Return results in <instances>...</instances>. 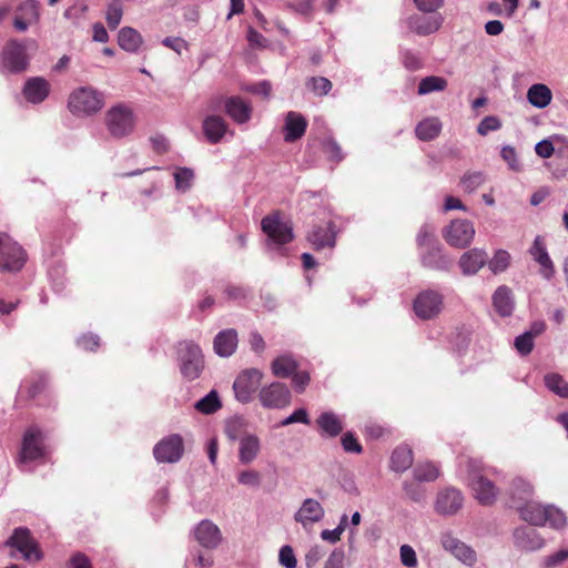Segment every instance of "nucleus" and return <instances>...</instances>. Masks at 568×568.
<instances>
[{
	"mask_svg": "<svg viewBox=\"0 0 568 568\" xmlns=\"http://www.w3.org/2000/svg\"><path fill=\"white\" fill-rule=\"evenodd\" d=\"M221 407L222 403L217 392L214 389L194 404V408L205 415L214 414Z\"/></svg>",
	"mask_w": 568,
	"mask_h": 568,
	"instance_id": "obj_39",
	"label": "nucleus"
},
{
	"mask_svg": "<svg viewBox=\"0 0 568 568\" xmlns=\"http://www.w3.org/2000/svg\"><path fill=\"white\" fill-rule=\"evenodd\" d=\"M498 474L496 468L486 466L480 460L471 459L468 462L469 486L479 504L489 506L496 501L499 489L490 477Z\"/></svg>",
	"mask_w": 568,
	"mask_h": 568,
	"instance_id": "obj_2",
	"label": "nucleus"
},
{
	"mask_svg": "<svg viewBox=\"0 0 568 568\" xmlns=\"http://www.w3.org/2000/svg\"><path fill=\"white\" fill-rule=\"evenodd\" d=\"M324 516L325 510L323 506L314 498H306L295 513L294 519L306 529L321 521Z\"/></svg>",
	"mask_w": 568,
	"mask_h": 568,
	"instance_id": "obj_18",
	"label": "nucleus"
},
{
	"mask_svg": "<svg viewBox=\"0 0 568 568\" xmlns=\"http://www.w3.org/2000/svg\"><path fill=\"white\" fill-rule=\"evenodd\" d=\"M442 131V122L438 118H426L420 121L415 129L416 136L422 141H432L436 139Z\"/></svg>",
	"mask_w": 568,
	"mask_h": 568,
	"instance_id": "obj_36",
	"label": "nucleus"
},
{
	"mask_svg": "<svg viewBox=\"0 0 568 568\" xmlns=\"http://www.w3.org/2000/svg\"><path fill=\"white\" fill-rule=\"evenodd\" d=\"M104 105V95L92 87L75 89L69 97L68 108L77 116H90Z\"/></svg>",
	"mask_w": 568,
	"mask_h": 568,
	"instance_id": "obj_4",
	"label": "nucleus"
},
{
	"mask_svg": "<svg viewBox=\"0 0 568 568\" xmlns=\"http://www.w3.org/2000/svg\"><path fill=\"white\" fill-rule=\"evenodd\" d=\"M463 495L455 488H446L438 493L435 509L443 515H453L463 506Z\"/></svg>",
	"mask_w": 568,
	"mask_h": 568,
	"instance_id": "obj_22",
	"label": "nucleus"
},
{
	"mask_svg": "<svg viewBox=\"0 0 568 568\" xmlns=\"http://www.w3.org/2000/svg\"><path fill=\"white\" fill-rule=\"evenodd\" d=\"M88 10V6L84 0H78L72 6L65 9L63 16L65 19H77Z\"/></svg>",
	"mask_w": 568,
	"mask_h": 568,
	"instance_id": "obj_62",
	"label": "nucleus"
},
{
	"mask_svg": "<svg viewBox=\"0 0 568 568\" xmlns=\"http://www.w3.org/2000/svg\"><path fill=\"white\" fill-rule=\"evenodd\" d=\"M224 293L226 294L229 300L243 301L247 297L248 290L240 285L229 284L225 287Z\"/></svg>",
	"mask_w": 568,
	"mask_h": 568,
	"instance_id": "obj_59",
	"label": "nucleus"
},
{
	"mask_svg": "<svg viewBox=\"0 0 568 568\" xmlns=\"http://www.w3.org/2000/svg\"><path fill=\"white\" fill-rule=\"evenodd\" d=\"M399 558L400 562L408 568H415L418 564L416 552L414 548L409 545L400 546Z\"/></svg>",
	"mask_w": 568,
	"mask_h": 568,
	"instance_id": "obj_55",
	"label": "nucleus"
},
{
	"mask_svg": "<svg viewBox=\"0 0 568 568\" xmlns=\"http://www.w3.org/2000/svg\"><path fill=\"white\" fill-rule=\"evenodd\" d=\"M443 23L440 14H413L407 19V27L418 36H428L436 32Z\"/></svg>",
	"mask_w": 568,
	"mask_h": 568,
	"instance_id": "obj_21",
	"label": "nucleus"
},
{
	"mask_svg": "<svg viewBox=\"0 0 568 568\" xmlns=\"http://www.w3.org/2000/svg\"><path fill=\"white\" fill-rule=\"evenodd\" d=\"M226 113L237 123H245L251 119L252 106L239 97L229 98L225 102Z\"/></svg>",
	"mask_w": 568,
	"mask_h": 568,
	"instance_id": "obj_30",
	"label": "nucleus"
},
{
	"mask_svg": "<svg viewBox=\"0 0 568 568\" xmlns=\"http://www.w3.org/2000/svg\"><path fill=\"white\" fill-rule=\"evenodd\" d=\"M501 128L500 120L495 115L485 116L477 126V133L487 135L489 132L497 131Z\"/></svg>",
	"mask_w": 568,
	"mask_h": 568,
	"instance_id": "obj_52",
	"label": "nucleus"
},
{
	"mask_svg": "<svg viewBox=\"0 0 568 568\" xmlns=\"http://www.w3.org/2000/svg\"><path fill=\"white\" fill-rule=\"evenodd\" d=\"M261 474L254 469L243 470L237 475L239 484L256 488L261 485Z\"/></svg>",
	"mask_w": 568,
	"mask_h": 568,
	"instance_id": "obj_51",
	"label": "nucleus"
},
{
	"mask_svg": "<svg viewBox=\"0 0 568 568\" xmlns=\"http://www.w3.org/2000/svg\"><path fill=\"white\" fill-rule=\"evenodd\" d=\"M568 559V550L561 549L556 551L552 555H549L545 558V566L547 568H554L556 566L561 565L565 560Z\"/></svg>",
	"mask_w": 568,
	"mask_h": 568,
	"instance_id": "obj_64",
	"label": "nucleus"
},
{
	"mask_svg": "<svg viewBox=\"0 0 568 568\" xmlns=\"http://www.w3.org/2000/svg\"><path fill=\"white\" fill-rule=\"evenodd\" d=\"M534 341L532 334L525 332L515 338L514 345L520 355L526 356L531 353Z\"/></svg>",
	"mask_w": 568,
	"mask_h": 568,
	"instance_id": "obj_50",
	"label": "nucleus"
},
{
	"mask_svg": "<svg viewBox=\"0 0 568 568\" xmlns=\"http://www.w3.org/2000/svg\"><path fill=\"white\" fill-rule=\"evenodd\" d=\"M196 541L204 548L214 549L222 541L220 528L211 520H202L194 529Z\"/></svg>",
	"mask_w": 568,
	"mask_h": 568,
	"instance_id": "obj_20",
	"label": "nucleus"
},
{
	"mask_svg": "<svg viewBox=\"0 0 568 568\" xmlns=\"http://www.w3.org/2000/svg\"><path fill=\"white\" fill-rule=\"evenodd\" d=\"M317 426L329 437H336L343 430L342 419L333 412H324L316 419Z\"/></svg>",
	"mask_w": 568,
	"mask_h": 568,
	"instance_id": "obj_35",
	"label": "nucleus"
},
{
	"mask_svg": "<svg viewBox=\"0 0 568 568\" xmlns=\"http://www.w3.org/2000/svg\"><path fill=\"white\" fill-rule=\"evenodd\" d=\"M547 388L561 398L568 397V383L557 373H550L545 376Z\"/></svg>",
	"mask_w": 568,
	"mask_h": 568,
	"instance_id": "obj_41",
	"label": "nucleus"
},
{
	"mask_svg": "<svg viewBox=\"0 0 568 568\" xmlns=\"http://www.w3.org/2000/svg\"><path fill=\"white\" fill-rule=\"evenodd\" d=\"M50 83L42 77H33L26 81L22 93L30 103L38 104L47 99Z\"/></svg>",
	"mask_w": 568,
	"mask_h": 568,
	"instance_id": "obj_23",
	"label": "nucleus"
},
{
	"mask_svg": "<svg viewBox=\"0 0 568 568\" xmlns=\"http://www.w3.org/2000/svg\"><path fill=\"white\" fill-rule=\"evenodd\" d=\"M511 256L506 250H497L491 257V260L487 261L489 270L494 274H499L505 272L510 265Z\"/></svg>",
	"mask_w": 568,
	"mask_h": 568,
	"instance_id": "obj_42",
	"label": "nucleus"
},
{
	"mask_svg": "<svg viewBox=\"0 0 568 568\" xmlns=\"http://www.w3.org/2000/svg\"><path fill=\"white\" fill-rule=\"evenodd\" d=\"M500 156L507 163L509 170L514 172H520L523 170V165L517 158L515 148L510 145L503 146Z\"/></svg>",
	"mask_w": 568,
	"mask_h": 568,
	"instance_id": "obj_49",
	"label": "nucleus"
},
{
	"mask_svg": "<svg viewBox=\"0 0 568 568\" xmlns=\"http://www.w3.org/2000/svg\"><path fill=\"white\" fill-rule=\"evenodd\" d=\"M402 62L407 70L416 71L423 65L420 58L417 53L410 50H403L400 53Z\"/></svg>",
	"mask_w": 568,
	"mask_h": 568,
	"instance_id": "obj_56",
	"label": "nucleus"
},
{
	"mask_svg": "<svg viewBox=\"0 0 568 568\" xmlns=\"http://www.w3.org/2000/svg\"><path fill=\"white\" fill-rule=\"evenodd\" d=\"M176 355L182 376L189 381L196 379L204 368V357L200 346L192 341L179 342Z\"/></svg>",
	"mask_w": 568,
	"mask_h": 568,
	"instance_id": "obj_5",
	"label": "nucleus"
},
{
	"mask_svg": "<svg viewBox=\"0 0 568 568\" xmlns=\"http://www.w3.org/2000/svg\"><path fill=\"white\" fill-rule=\"evenodd\" d=\"M447 88V80L442 77L429 75L423 78L418 84V94L425 95Z\"/></svg>",
	"mask_w": 568,
	"mask_h": 568,
	"instance_id": "obj_40",
	"label": "nucleus"
},
{
	"mask_svg": "<svg viewBox=\"0 0 568 568\" xmlns=\"http://www.w3.org/2000/svg\"><path fill=\"white\" fill-rule=\"evenodd\" d=\"M184 452L183 439L173 434L161 439L153 448V455L159 463H176Z\"/></svg>",
	"mask_w": 568,
	"mask_h": 568,
	"instance_id": "obj_14",
	"label": "nucleus"
},
{
	"mask_svg": "<svg viewBox=\"0 0 568 568\" xmlns=\"http://www.w3.org/2000/svg\"><path fill=\"white\" fill-rule=\"evenodd\" d=\"M237 346V333L233 328L221 331L213 341L215 353L221 357L231 356Z\"/></svg>",
	"mask_w": 568,
	"mask_h": 568,
	"instance_id": "obj_26",
	"label": "nucleus"
},
{
	"mask_svg": "<svg viewBox=\"0 0 568 568\" xmlns=\"http://www.w3.org/2000/svg\"><path fill=\"white\" fill-rule=\"evenodd\" d=\"M278 562L284 568H296L297 560L291 546L285 545L280 549Z\"/></svg>",
	"mask_w": 568,
	"mask_h": 568,
	"instance_id": "obj_53",
	"label": "nucleus"
},
{
	"mask_svg": "<svg viewBox=\"0 0 568 568\" xmlns=\"http://www.w3.org/2000/svg\"><path fill=\"white\" fill-rule=\"evenodd\" d=\"M493 305L500 316H510L515 307L511 290L506 285L499 286L493 295Z\"/></svg>",
	"mask_w": 568,
	"mask_h": 568,
	"instance_id": "obj_28",
	"label": "nucleus"
},
{
	"mask_svg": "<svg viewBox=\"0 0 568 568\" xmlns=\"http://www.w3.org/2000/svg\"><path fill=\"white\" fill-rule=\"evenodd\" d=\"M531 258L539 265V274L546 280L550 281L556 274L554 262L551 261L547 251V245L542 236L537 235L528 250Z\"/></svg>",
	"mask_w": 568,
	"mask_h": 568,
	"instance_id": "obj_17",
	"label": "nucleus"
},
{
	"mask_svg": "<svg viewBox=\"0 0 568 568\" xmlns=\"http://www.w3.org/2000/svg\"><path fill=\"white\" fill-rule=\"evenodd\" d=\"M4 546L11 549L10 556L12 558L17 557L16 551L21 555V558L28 561H38L42 557L37 541L31 536L30 530L24 527L16 528L4 542Z\"/></svg>",
	"mask_w": 568,
	"mask_h": 568,
	"instance_id": "obj_7",
	"label": "nucleus"
},
{
	"mask_svg": "<svg viewBox=\"0 0 568 568\" xmlns=\"http://www.w3.org/2000/svg\"><path fill=\"white\" fill-rule=\"evenodd\" d=\"M26 263V252L8 234L0 232V271L16 272Z\"/></svg>",
	"mask_w": 568,
	"mask_h": 568,
	"instance_id": "obj_8",
	"label": "nucleus"
},
{
	"mask_svg": "<svg viewBox=\"0 0 568 568\" xmlns=\"http://www.w3.org/2000/svg\"><path fill=\"white\" fill-rule=\"evenodd\" d=\"M443 306V297L435 291H424L414 301V312L420 320H430L437 316Z\"/></svg>",
	"mask_w": 568,
	"mask_h": 568,
	"instance_id": "obj_16",
	"label": "nucleus"
},
{
	"mask_svg": "<svg viewBox=\"0 0 568 568\" xmlns=\"http://www.w3.org/2000/svg\"><path fill=\"white\" fill-rule=\"evenodd\" d=\"M36 47V41L32 39L26 40H9L3 47L1 54L2 68L10 73H21L27 70L29 65V57L27 50Z\"/></svg>",
	"mask_w": 568,
	"mask_h": 568,
	"instance_id": "obj_6",
	"label": "nucleus"
},
{
	"mask_svg": "<svg viewBox=\"0 0 568 568\" xmlns=\"http://www.w3.org/2000/svg\"><path fill=\"white\" fill-rule=\"evenodd\" d=\"M413 464V452L407 446L397 447L390 457V467L397 473H403Z\"/></svg>",
	"mask_w": 568,
	"mask_h": 568,
	"instance_id": "obj_38",
	"label": "nucleus"
},
{
	"mask_svg": "<svg viewBox=\"0 0 568 568\" xmlns=\"http://www.w3.org/2000/svg\"><path fill=\"white\" fill-rule=\"evenodd\" d=\"M424 266L434 270H446L449 266V260L442 253L439 244L424 248L420 254Z\"/></svg>",
	"mask_w": 568,
	"mask_h": 568,
	"instance_id": "obj_31",
	"label": "nucleus"
},
{
	"mask_svg": "<svg viewBox=\"0 0 568 568\" xmlns=\"http://www.w3.org/2000/svg\"><path fill=\"white\" fill-rule=\"evenodd\" d=\"M443 548L452 554L458 561L466 566H474L477 561L476 551L450 532H444L440 536Z\"/></svg>",
	"mask_w": 568,
	"mask_h": 568,
	"instance_id": "obj_15",
	"label": "nucleus"
},
{
	"mask_svg": "<svg viewBox=\"0 0 568 568\" xmlns=\"http://www.w3.org/2000/svg\"><path fill=\"white\" fill-rule=\"evenodd\" d=\"M416 8L425 13H434L443 7L444 0H413Z\"/></svg>",
	"mask_w": 568,
	"mask_h": 568,
	"instance_id": "obj_61",
	"label": "nucleus"
},
{
	"mask_svg": "<svg viewBox=\"0 0 568 568\" xmlns=\"http://www.w3.org/2000/svg\"><path fill=\"white\" fill-rule=\"evenodd\" d=\"M263 373L257 368L243 371L234 381L233 389L235 397L241 403H248L253 398V394L258 389Z\"/></svg>",
	"mask_w": 568,
	"mask_h": 568,
	"instance_id": "obj_12",
	"label": "nucleus"
},
{
	"mask_svg": "<svg viewBox=\"0 0 568 568\" xmlns=\"http://www.w3.org/2000/svg\"><path fill=\"white\" fill-rule=\"evenodd\" d=\"M474 224L468 220H454L443 230V237L454 247L464 248L470 245L475 236Z\"/></svg>",
	"mask_w": 568,
	"mask_h": 568,
	"instance_id": "obj_9",
	"label": "nucleus"
},
{
	"mask_svg": "<svg viewBox=\"0 0 568 568\" xmlns=\"http://www.w3.org/2000/svg\"><path fill=\"white\" fill-rule=\"evenodd\" d=\"M173 176L176 190L179 192H186L192 185L194 173L191 169L180 168L175 170Z\"/></svg>",
	"mask_w": 568,
	"mask_h": 568,
	"instance_id": "obj_46",
	"label": "nucleus"
},
{
	"mask_svg": "<svg viewBox=\"0 0 568 568\" xmlns=\"http://www.w3.org/2000/svg\"><path fill=\"white\" fill-rule=\"evenodd\" d=\"M104 124L112 138L123 139L133 133L135 114L129 105L118 103L105 112Z\"/></svg>",
	"mask_w": 568,
	"mask_h": 568,
	"instance_id": "obj_3",
	"label": "nucleus"
},
{
	"mask_svg": "<svg viewBox=\"0 0 568 568\" xmlns=\"http://www.w3.org/2000/svg\"><path fill=\"white\" fill-rule=\"evenodd\" d=\"M261 440L257 435L248 433L239 440V460L243 465L253 463L261 453Z\"/></svg>",
	"mask_w": 568,
	"mask_h": 568,
	"instance_id": "obj_24",
	"label": "nucleus"
},
{
	"mask_svg": "<svg viewBox=\"0 0 568 568\" xmlns=\"http://www.w3.org/2000/svg\"><path fill=\"white\" fill-rule=\"evenodd\" d=\"M262 230L273 245L286 244L294 237L291 223L283 221L278 214L265 216L262 220Z\"/></svg>",
	"mask_w": 568,
	"mask_h": 568,
	"instance_id": "obj_13",
	"label": "nucleus"
},
{
	"mask_svg": "<svg viewBox=\"0 0 568 568\" xmlns=\"http://www.w3.org/2000/svg\"><path fill=\"white\" fill-rule=\"evenodd\" d=\"M528 102L537 108L545 109L552 100L551 90L544 83L532 84L527 91Z\"/></svg>",
	"mask_w": 568,
	"mask_h": 568,
	"instance_id": "obj_33",
	"label": "nucleus"
},
{
	"mask_svg": "<svg viewBox=\"0 0 568 568\" xmlns=\"http://www.w3.org/2000/svg\"><path fill=\"white\" fill-rule=\"evenodd\" d=\"M307 122L305 118L296 112H288L285 119V135L286 142H293L302 138L305 133Z\"/></svg>",
	"mask_w": 568,
	"mask_h": 568,
	"instance_id": "obj_29",
	"label": "nucleus"
},
{
	"mask_svg": "<svg viewBox=\"0 0 568 568\" xmlns=\"http://www.w3.org/2000/svg\"><path fill=\"white\" fill-rule=\"evenodd\" d=\"M485 182V176L481 172L467 173L462 179V187L465 192L473 193Z\"/></svg>",
	"mask_w": 568,
	"mask_h": 568,
	"instance_id": "obj_47",
	"label": "nucleus"
},
{
	"mask_svg": "<svg viewBox=\"0 0 568 568\" xmlns=\"http://www.w3.org/2000/svg\"><path fill=\"white\" fill-rule=\"evenodd\" d=\"M439 476V469L432 463L417 464L414 468V478L417 481H434Z\"/></svg>",
	"mask_w": 568,
	"mask_h": 568,
	"instance_id": "obj_43",
	"label": "nucleus"
},
{
	"mask_svg": "<svg viewBox=\"0 0 568 568\" xmlns=\"http://www.w3.org/2000/svg\"><path fill=\"white\" fill-rule=\"evenodd\" d=\"M123 9L121 0H112L106 9L105 19L110 29L118 28L122 20Z\"/></svg>",
	"mask_w": 568,
	"mask_h": 568,
	"instance_id": "obj_44",
	"label": "nucleus"
},
{
	"mask_svg": "<svg viewBox=\"0 0 568 568\" xmlns=\"http://www.w3.org/2000/svg\"><path fill=\"white\" fill-rule=\"evenodd\" d=\"M308 241L315 250L335 246L334 224L328 222L325 226H316L308 234Z\"/></svg>",
	"mask_w": 568,
	"mask_h": 568,
	"instance_id": "obj_27",
	"label": "nucleus"
},
{
	"mask_svg": "<svg viewBox=\"0 0 568 568\" xmlns=\"http://www.w3.org/2000/svg\"><path fill=\"white\" fill-rule=\"evenodd\" d=\"M324 152L331 161L339 162L344 158L341 146L333 139H328L324 142Z\"/></svg>",
	"mask_w": 568,
	"mask_h": 568,
	"instance_id": "obj_58",
	"label": "nucleus"
},
{
	"mask_svg": "<svg viewBox=\"0 0 568 568\" xmlns=\"http://www.w3.org/2000/svg\"><path fill=\"white\" fill-rule=\"evenodd\" d=\"M314 0H290L288 7L301 14H310L313 10Z\"/></svg>",
	"mask_w": 568,
	"mask_h": 568,
	"instance_id": "obj_63",
	"label": "nucleus"
},
{
	"mask_svg": "<svg viewBox=\"0 0 568 568\" xmlns=\"http://www.w3.org/2000/svg\"><path fill=\"white\" fill-rule=\"evenodd\" d=\"M119 45L128 52H138L143 43L142 36L139 31L131 27H124L119 31L118 36Z\"/></svg>",
	"mask_w": 568,
	"mask_h": 568,
	"instance_id": "obj_34",
	"label": "nucleus"
},
{
	"mask_svg": "<svg viewBox=\"0 0 568 568\" xmlns=\"http://www.w3.org/2000/svg\"><path fill=\"white\" fill-rule=\"evenodd\" d=\"M311 90L317 95H325L332 89V82L324 77L312 78L308 81Z\"/></svg>",
	"mask_w": 568,
	"mask_h": 568,
	"instance_id": "obj_54",
	"label": "nucleus"
},
{
	"mask_svg": "<svg viewBox=\"0 0 568 568\" xmlns=\"http://www.w3.org/2000/svg\"><path fill=\"white\" fill-rule=\"evenodd\" d=\"M258 399L264 408L282 409L291 404L292 395L285 384L274 382L260 389Z\"/></svg>",
	"mask_w": 568,
	"mask_h": 568,
	"instance_id": "obj_11",
	"label": "nucleus"
},
{
	"mask_svg": "<svg viewBox=\"0 0 568 568\" xmlns=\"http://www.w3.org/2000/svg\"><path fill=\"white\" fill-rule=\"evenodd\" d=\"M225 121L217 115H210L203 121V132L211 143H217L226 133Z\"/></svg>",
	"mask_w": 568,
	"mask_h": 568,
	"instance_id": "obj_32",
	"label": "nucleus"
},
{
	"mask_svg": "<svg viewBox=\"0 0 568 568\" xmlns=\"http://www.w3.org/2000/svg\"><path fill=\"white\" fill-rule=\"evenodd\" d=\"M245 423L241 418H232L225 424V435L231 442L240 440L243 435H247Z\"/></svg>",
	"mask_w": 568,
	"mask_h": 568,
	"instance_id": "obj_45",
	"label": "nucleus"
},
{
	"mask_svg": "<svg viewBox=\"0 0 568 568\" xmlns=\"http://www.w3.org/2000/svg\"><path fill=\"white\" fill-rule=\"evenodd\" d=\"M487 253L480 248L465 252L459 258V267L465 275L476 274L486 263Z\"/></svg>",
	"mask_w": 568,
	"mask_h": 568,
	"instance_id": "obj_25",
	"label": "nucleus"
},
{
	"mask_svg": "<svg viewBox=\"0 0 568 568\" xmlns=\"http://www.w3.org/2000/svg\"><path fill=\"white\" fill-rule=\"evenodd\" d=\"M44 456L43 434L38 427L31 426L24 432L19 462L26 464Z\"/></svg>",
	"mask_w": 568,
	"mask_h": 568,
	"instance_id": "obj_10",
	"label": "nucleus"
},
{
	"mask_svg": "<svg viewBox=\"0 0 568 568\" xmlns=\"http://www.w3.org/2000/svg\"><path fill=\"white\" fill-rule=\"evenodd\" d=\"M294 423H302L308 425L311 423L307 410L305 408H298L294 410L290 416L284 418L280 425L287 426Z\"/></svg>",
	"mask_w": 568,
	"mask_h": 568,
	"instance_id": "obj_57",
	"label": "nucleus"
},
{
	"mask_svg": "<svg viewBox=\"0 0 568 568\" xmlns=\"http://www.w3.org/2000/svg\"><path fill=\"white\" fill-rule=\"evenodd\" d=\"M297 367L296 359L290 354L281 355L272 362V373L280 378L291 376L296 372Z\"/></svg>",
	"mask_w": 568,
	"mask_h": 568,
	"instance_id": "obj_37",
	"label": "nucleus"
},
{
	"mask_svg": "<svg viewBox=\"0 0 568 568\" xmlns=\"http://www.w3.org/2000/svg\"><path fill=\"white\" fill-rule=\"evenodd\" d=\"M514 544L521 551H536L544 547L542 537L529 527H518L513 532Z\"/></svg>",
	"mask_w": 568,
	"mask_h": 568,
	"instance_id": "obj_19",
	"label": "nucleus"
},
{
	"mask_svg": "<svg viewBox=\"0 0 568 568\" xmlns=\"http://www.w3.org/2000/svg\"><path fill=\"white\" fill-rule=\"evenodd\" d=\"M435 229L429 224H424L417 234V245L424 250L438 243L434 239Z\"/></svg>",
	"mask_w": 568,
	"mask_h": 568,
	"instance_id": "obj_48",
	"label": "nucleus"
},
{
	"mask_svg": "<svg viewBox=\"0 0 568 568\" xmlns=\"http://www.w3.org/2000/svg\"><path fill=\"white\" fill-rule=\"evenodd\" d=\"M510 506L515 507L520 518L534 526L549 525L560 529L566 526V516L552 505L542 506L530 500L534 494L532 486L521 477L511 481L509 488Z\"/></svg>",
	"mask_w": 568,
	"mask_h": 568,
	"instance_id": "obj_1",
	"label": "nucleus"
},
{
	"mask_svg": "<svg viewBox=\"0 0 568 568\" xmlns=\"http://www.w3.org/2000/svg\"><path fill=\"white\" fill-rule=\"evenodd\" d=\"M342 446L347 453L359 454L363 450L362 445L357 442L352 433H345L342 437Z\"/></svg>",
	"mask_w": 568,
	"mask_h": 568,
	"instance_id": "obj_60",
	"label": "nucleus"
}]
</instances>
